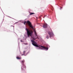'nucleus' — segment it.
<instances>
[{"label":"nucleus","instance_id":"nucleus-1","mask_svg":"<svg viewBox=\"0 0 73 73\" xmlns=\"http://www.w3.org/2000/svg\"><path fill=\"white\" fill-rule=\"evenodd\" d=\"M31 42H32V44L35 46H36V47H38V48H40V47L42 48L43 49H46L47 50H48V48L46 47H45L44 46H41L39 44H37V43L36 42L33 40H31Z\"/></svg>","mask_w":73,"mask_h":73},{"label":"nucleus","instance_id":"nucleus-2","mask_svg":"<svg viewBox=\"0 0 73 73\" xmlns=\"http://www.w3.org/2000/svg\"><path fill=\"white\" fill-rule=\"evenodd\" d=\"M25 30L27 31L28 37H29L30 36L32 37V36H33V31H32V30H29V29H27V28H25Z\"/></svg>","mask_w":73,"mask_h":73},{"label":"nucleus","instance_id":"nucleus-3","mask_svg":"<svg viewBox=\"0 0 73 73\" xmlns=\"http://www.w3.org/2000/svg\"><path fill=\"white\" fill-rule=\"evenodd\" d=\"M25 23H27L28 26L30 28H31L32 29H33V26L32 25V23H31L30 22V21H28L27 22L25 21L24 23V25H25Z\"/></svg>","mask_w":73,"mask_h":73},{"label":"nucleus","instance_id":"nucleus-4","mask_svg":"<svg viewBox=\"0 0 73 73\" xmlns=\"http://www.w3.org/2000/svg\"><path fill=\"white\" fill-rule=\"evenodd\" d=\"M35 33V36H33V39L34 40H35V39H36V38H38V37H37V33H36V32L35 31H34Z\"/></svg>","mask_w":73,"mask_h":73},{"label":"nucleus","instance_id":"nucleus-5","mask_svg":"<svg viewBox=\"0 0 73 73\" xmlns=\"http://www.w3.org/2000/svg\"><path fill=\"white\" fill-rule=\"evenodd\" d=\"M48 35H49L50 38H51V37H53V36H54V34L52 32H48Z\"/></svg>","mask_w":73,"mask_h":73},{"label":"nucleus","instance_id":"nucleus-6","mask_svg":"<svg viewBox=\"0 0 73 73\" xmlns=\"http://www.w3.org/2000/svg\"><path fill=\"white\" fill-rule=\"evenodd\" d=\"M47 27H48V25L46 24H44L43 26V27L44 28H46Z\"/></svg>","mask_w":73,"mask_h":73},{"label":"nucleus","instance_id":"nucleus-7","mask_svg":"<svg viewBox=\"0 0 73 73\" xmlns=\"http://www.w3.org/2000/svg\"><path fill=\"white\" fill-rule=\"evenodd\" d=\"M24 68H26V67L25 66V65H23L21 67L22 70H23L24 69Z\"/></svg>","mask_w":73,"mask_h":73},{"label":"nucleus","instance_id":"nucleus-8","mask_svg":"<svg viewBox=\"0 0 73 73\" xmlns=\"http://www.w3.org/2000/svg\"><path fill=\"white\" fill-rule=\"evenodd\" d=\"M29 13H30V15H34L35 14V13L31 12H29Z\"/></svg>","mask_w":73,"mask_h":73},{"label":"nucleus","instance_id":"nucleus-9","mask_svg":"<svg viewBox=\"0 0 73 73\" xmlns=\"http://www.w3.org/2000/svg\"><path fill=\"white\" fill-rule=\"evenodd\" d=\"M25 51H24L23 52V54L21 55V56H23V55H25Z\"/></svg>","mask_w":73,"mask_h":73},{"label":"nucleus","instance_id":"nucleus-10","mask_svg":"<svg viewBox=\"0 0 73 73\" xmlns=\"http://www.w3.org/2000/svg\"><path fill=\"white\" fill-rule=\"evenodd\" d=\"M21 63H22V64H24V61L22 60L21 61Z\"/></svg>","mask_w":73,"mask_h":73},{"label":"nucleus","instance_id":"nucleus-11","mask_svg":"<svg viewBox=\"0 0 73 73\" xmlns=\"http://www.w3.org/2000/svg\"><path fill=\"white\" fill-rule=\"evenodd\" d=\"M17 59H21V58L19 57H17Z\"/></svg>","mask_w":73,"mask_h":73},{"label":"nucleus","instance_id":"nucleus-12","mask_svg":"<svg viewBox=\"0 0 73 73\" xmlns=\"http://www.w3.org/2000/svg\"><path fill=\"white\" fill-rule=\"evenodd\" d=\"M46 38L47 39H48V38H49V36H48V35H47V36H46Z\"/></svg>","mask_w":73,"mask_h":73},{"label":"nucleus","instance_id":"nucleus-13","mask_svg":"<svg viewBox=\"0 0 73 73\" xmlns=\"http://www.w3.org/2000/svg\"><path fill=\"white\" fill-rule=\"evenodd\" d=\"M21 42H23V41H22V40H21Z\"/></svg>","mask_w":73,"mask_h":73},{"label":"nucleus","instance_id":"nucleus-14","mask_svg":"<svg viewBox=\"0 0 73 73\" xmlns=\"http://www.w3.org/2000/svg\"><path fill=\"white\" fill-rule=\"evenodd\" d=\"M41 49H42H42H43L42 48H41Z\"/></svg>","mask_w":73,"mask_h":73},{"label":"nucleus","instance_id":"nucleus-15","mask_svg":"<svg viewBox=\"0 0 73 73\" xmlns=\"http://www.w3.org/2000/svg\"><path fill=\"white\" fill-rule=\"evenodd\" d=\"M61 9H62V7H61Z\"/></svg>","mask_w":73,"mask_h":73},{"label":"nucleus","instance_id":"nucleus-16","mask_svg":"<svg viewBox=\"0 0 73 73\" xmlns=\"http://www.w3.org/2000/svg\"><path fill=\"white\" fill-rule=\"evenodd\" d=\"M45 17V16L44 17H43V18H44V17Z\"/></svg>","mask_w":73,"mask_h":73}]
</instances>
